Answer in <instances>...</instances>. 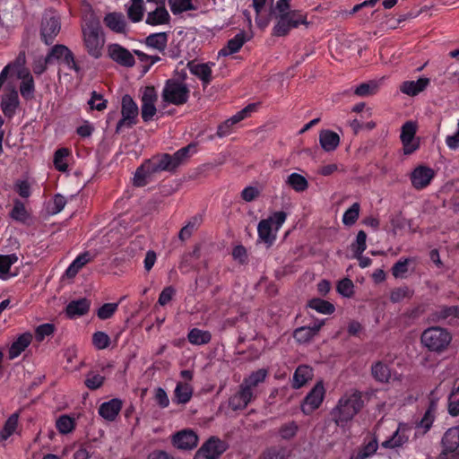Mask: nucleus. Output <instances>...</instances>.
Listing matches in <instances>:
<instances>
[{
    "instance_id": "nucleus-43",
    "label": "nucleus",
    "mask_w": 459,
    "mask_h": 459,
    "mask_svg": "<svg viewBox=\"0 0 459 459\" xmlns=\"http://www.w3.org/2000/svg\"><path fill=\"white\" fill-rule=\"evenodd\" d=\"M268 375V370L260 368L252 372L247 377L244 379V383L251 388L256 387L260 383H263Z\"/></svg>"
},
{
    "instance_id": "nucleus-7",
    "label": "nucleus",
    "mask_w": 459,
    "mask_h": 459,
    "mask_svg": "<svg viewBox=\"0 0 459 459\" xmlns=\"http://www.w3.org/2000/svg\"><path fill=\"white\" fill-rule=\"evenodd\" d=\"M60 21L53 13H46L43 15L40 27L41 39L47 45H50L60 31Z\"/></svg>"
},
{
    "instance_id": "nucleus-38",
    "label": "nucleus",
    "mask_w": 459,
    "mask_h": 459,
    "mask_svg": "<svg viewBox=\"0 0 459 459\" xmlns=\"http://www.w3.org/2000/svg\"><path fill=\"white\" fill-rule=\"evenodd\" d=\"M286 185L296 192H304L308 188V182L306 178L299 173H291L286 179Z\"/></svg>"
},
{
    "instance_id": "nucleus-23",
    "label": "nucleus",
    "mask_w": 459,
    "mask_h": 459,
    "mask_svg": "<svg viewBox=\"0 0 459 459\" xmlns=\"http://www.w3.org/2000/svg\"><path fill=\"white\" fill-rule=\"evenodd\" d=\"M105 25L114 32L126 33V21L125 15L121 13H109L104 17Z\"/></svg>"
},
{
    "instance_id": "nucleus-45",
    "label": "nucleus",
    "mask_w": 459,
    "mask_h": 459,
    "mask_svg": "<svg viewBox=\"0 0 459 459\" xmlns=\"http://www.w3.org/2000/svg\"><path fill=\"white\" fill-rule=\"evenodd\" d=\"M170 10L174 14H178L186 11L195 10L192 0H169Z\"/></svg>"
},
{
    "instance_id": "nucleus-1",
    "label": "nucleus",
    "mask_w": 459,
    "mask_h": 459,
    "mask_svg": "<svg viewBox=\"0 0 459 459\" xmlns=\"http://www.w3.org/2000/svg\"><path fill=\"white\" fill-rule=\"evenodd\" d=\"M82 36L84 47L88 54L99 58L102 55L105 44V37L100 19L93 13L91 5H87L83 11Z\"/></svg>"
},
{
    "instance_id": "nucleus-62",
    "label": "nucleus",
    "mask_w": 459,
    "mask_h": 459,
    "mask_svg": "<svg viewBox=\"0 0 459 459\" xmlns=\"http://www.w3.org/2000/svg\"><path fill=\"white\" fill-rule=\"evenodd\" d=\"M298 430V425L295 422H290L281 427L279 433L283 439L292 438Z\"/></svg>"
},
{
    "instance_id": "nucleus-6",
    "label": "nucleus",
    "mask_w": 459,
    "mask_h": 459,
    "mask_svg": "<svg viewBox=\"0 0 459 459\" xmlns=\"http://www.w3.org/2000/svg\"><path fill=\"white\" fill-rule=\"evenodd\" d=\"M122 118L117 122L116 133H120L123 127L131 128L137 123L139 108L133 98L126 94L121 103Z\"/></svg>"
},
{
    "instance_id": "nucleus-19",
    "label": "nucleus",
    "mask_w": 459,
    "mask_h": 459,
    "mask_svg": "<svg viewBox=\"0 0 459 459\" xmlns=\"http://www.w3.org/2000/svg\"><path fill=\"white\" fill-rule=\"evenodd\" d=\"M227 444L216 437H211L203 446L199 448L211 459H218L226 450Z\"/></svg>"
},
{
    "instance_id": "nucleus-2",
    "label": "nucleus",
    "mask_w": 459,
    "mask_h": 459,
    "mask_svg": "<svg viewBox=\"0 0 459 459\" xmlns=\"http://www.w3.org/2000/svg\"><path fill=\"white\" fill-rule=\"evenodd\" d=\"M362 393L352 389L345 393L332 410L331 417L337 426L343 427L363 408Z\"/></svg>"
},
{
    "instance_id": "nucleus-24",
    "label": "nucleus",
    "mask_w": 459,
    "mask_h": 459,
    "mask_svg": "<svg viewBox=\"0 0 459 459\" xmlns=\"http://www.w3.org/2000/svg\"><path fill=\"white\" fill-rule=\"evenodd\" d=\"M430 80L426 77L417 81H405L400 85V91L408 96H416L423 91L429 84Z\"/></svg>"
},
{
    "instance_id": "nucleus-8",
    "label": "nucleus",
    "mask_w": 459,
    "mask_h": 459,
    "mask_svg": "<svg viewBox=\"0 0 459 459\" xmlns=\"http://www.w3.org/2000/svg\"><path fill=\"white\" fill-rule=\"evenodd\" d=\"M54 59L63 63L69 69L76 73L80 72V66L75 61L74 55L65 45H56L50 49L49 53L47 55V62H53Z\"/></svg>"
},
{
    "instance_id": "nucleus-33",
    "label": "nucleus",
    "mask_w": 459,
    "mask_h": 459,
    "mask_svg": "<svg viewBox=\"0 0 459 459\" xmlns=\"http://www.w3.org/2000/svg\"><path fill=\"white\" fill-rule=\"evenodd\" d=\"M312 368L306 365L297 368L293 375L292 387L299 389L303 386L312 377Z\"/></svg>"
},
{
    "instance_id": "nucleus-30",
    "label": "nucleus",
    "mask_w": 459,
    "mask_h": 459,
    "mask_svg": "<svg viewBox=\"0 0 459 459\" xmlns=\"http://www.w3.org/2000/svg\"><path fill=\"white\" fill-rule=\"evenodd\" d=\"M321 147L326 152H332L337 148L340 143L338 134L331 130H322L319 134Z\"/></svg>"
},
{
    "instance_id": "nucleus-37",
    "label": "nucleus",
    "mask_w": 459,
    "mask_h": 459,
    "mask_svg": "<svg viewBox=\"0 0 459 459\" xmlns=\"http://www.w3.org/2000/svg\"><path fill=\"white\" fill-rule=\"evenodd\" d=\"M18 261V256L15 254L0 255V278L7 280L15 274L10 273L12 264Z\"/></svg>"
},
{
    "instance_id": "nucleus-60",
    "label": "nucleus",
    "mask_w": 459,
    "mask_h": 459,
    "mask_svg": "<svg viewBox=\"0 0 459 459\" xmlns=\"http://www.w3.org/2000/svg\"><path fill=\"white\" fill-rule=\"evenodd\" d=\"M354 285L351 280L344 278L338 282L337 291L343 297L350 298L353 294Z\"/></svg>"
},
{
    "instance_id": "nucleus-47",
    "label": "nucleus",
    "mask_w": 459,
    "mask_h": 459,
    "mask_svg": "<svg viewBox=\"0 0 459 459\" xmlns=\"http://www.w3.org/2000/svg\"><path fill=\"white\" fill-rule=\"evenodd\" d=\"M10 216L17 221L25 222L29 218V213L26 211L24 204L21 201L16 200L14 202L13 208L10 212Z\"/></svg>"
},
{
    "instance_id": "nucleus-15",
    "label": "nucleus",
    "mask_w": 459,
    "mask_h": 459,
    "mask_svg": "<svg viewBox=\"0 0 459 459\" xmlns=\"http://www.w3.org/2000/svg\"><path fill=\"white\" fill-rule=\"evenodd\" d=\"M147 160L151 165V170L155 174L161 171L174 172L178 169L175 160L169 153H160Z\"/></svg>"
},
{
    "instance_id": "nucleus-56",
    "label": "nucleus",
    "mask_w": 459,
    "mask_h": 459,
    "mask_svg": "<svg viewBox=\"0 0 459 459\" xmlns=\"http://www.w3.org/2000/svg\"><path fill=\"white\" fill-rule=\"evenodd\" d=\"M118 303H105L97 311V316L101 320L110 318L117 311Z\"/></svg>"
},
{
    "instance_id": "nucleus-21",
    "label": "nucleus",
    "mask_w": 459,
    "mask_h": 459,
    "mask_svg": "<svg viewBox=\"0 0 459 459\" xmlns=\"http://www.w3.org/2000/svg\"><path fill=\"white\" fill-rule=\"evenodd\" d=\"M19 105L18 92L14 88L9 89L2 97L1 108L4 116L12 117Z\"/></svg>"
},
{
    "instance_id": "nucleus-13",
    "label": "nucleus",
    "mask_w": 459,
    "mask_h": 459,
    "mask_svg": "<svg viewBox=\"0 0 459 459\" xmlns=\"http://www.w3.org/2000/svg\"><path fill=\"white\" fill-rule=\"evenodd\" d=\"M108 55L114 62L125 67H133L135 64L133 54L119 44L108 45Z\"/></svg>"
},
{
    "instance_id": "nucleus-25",
    "label": "nucleus",
    "mask_w": 459,
    "mask_h": 459,
    "mask_svg": "<svg viewBox=\"0 0 459 459\" xmlns=\"http://www.w3.org/2000/svg\"><path fill=\"white\" fill-rule=\"evenodd\" d=\"M324 325V320L316 322L313 325L302 326L294 331L293 337L299 342H307L317 334Z\"/></svg>"
},
{
    "instance_id": "nucleus-4",
    "label": "nucleus",
    "mask_w": 459,
    "mask_h": 459,
    "mask_svg": "<svg viewBox=\"0 0 459 459\" xmlns=\"http://www.w3.org/2000/svg\"><path fill=\"white\" fill-rule=\"evenodd\" d=\"M273 15L277 19L273 30V34L276 37L288 35L291 29L297 28L299 24L307 25V15L299 10H293L291 13H276Z\"/></svg>"
},
{
    "instance_id": "nucleus-28",
    "label": "nucleus",
    "mask_w": 459,
    "mask_h": 459,
    "mask_svg": "<svg viewBox=\"0 0 459 459\" xmlns=\"http://www.w3.org/2000/svg\"><path fill=\"white\" fill-rule=\"evenodd\" d=\"M246 41L247 39L245 32L241 31L238 33L234 38L230 39L228 41L227 46H225L219 51L218 56H227L229 55L237 53L242 48Z\"/></svg>"
},
{
    "instance_id": "nucleus-40",
    "label": "nucleus",
    "mask_w": 459,
    "mask_h": 459,
    "mask_svg": "<svg viewBox=\"0 0 459 459\" xmlns=\"http://www.w3.org/2000/svg\"><path fill=\"white\" fill-rule=\"evenodd\" d=\"M211 338L212 335L208 331H203L198 328L192 329L187 335L189 342L195 345L206 344L211 341Z\"/></svg>"
},
{
    "instance_id": "nucleus-27",
    "label": "nucleus",
    "mask_w": 459,
    "mask_h": 459,
    "mask_svg": "<svg viewBox=\"0 0 459 459\" xmlns=\"http://www.w3.org/2000/svg\"><path fill=\"white\" fill-rule=\"evenodd\" d=\"M154 174V171L151 170V165L146 160L137 168L133 178V185L136 187L144 186L151 181Z\"/></svg>"
},
{
    "instance_id": "nucleus-36",
    "label": "nucleus",
    "mask_w": 459,
    "mask_h": 459,
    "mask_svg": "<svg viewBox=\"0 0 459 459\" xmlns=\"http://www.w3.org/2000/svg\"><path fill=\"white\" fill-rule=\"evenodd\" d=\"M91 257L89 252H84L78 255L73 263L68 266V268L65 271V276L67 278H74L80 269H82L88 262H90Z\"/></svg>"
},
{
    "instance_id": "nucleus-54",
    "label": "nucleus",
    "mask_w": 459,
    "mask_h": 459,
    "mask_svg": "<svg viewBox=\"0 0 459 459\" xmlns=\"http://www.w3.org/2000/svg\"><path fill=\"white\" fill-rule=\"evenodd\" d=\"M105 377L100 374L90 372L87 374L84 384L91 390L99 389L104 383Z\"/></svg>"
},
{
    "instance_id": "nucleus-51",
    "label": "nucleus",
    "mask_w": 459,
    "mask_h": 459,
    "mask_svg": "<svg viewBox=\"0 0 459 459\" xmlns=\"http://www.w3.org/2000/svg\"><path fill=\"white\" fill-rule=\"evenodd\" d=\"M377 91V83L376 82H368L359 84L354 91V93L360 97H368L374 95Z\"/></svg>"
},
{
    "instance_id": "nucleus-22",
    "label": "nucleus",
    "mask_w": 459,
    "mask_h": 459,
    "mask_svg": "<svg viewBox=\"0 0 459 459\" xmlns=\"http://www.w3.org/2000/svg\"><path fill=\"white\" fill-rule=\"evenodd\" d=\"M122 408V401L114 398L108 402L103 403L99 408V414L105 420L113 421L118 415Z\"/></svg>"
},
{
    "instance_id": "nucleus-64",
    "label": "nucleus",
    "mask_w": 459,
    "mask_h": 459,
    "mask_svg": "<svg viewBox=\"0 0 459 459\" xmlns=\"http://www.w3.org/2000/svg\"><path fill=\"white\" fill-rule=\"evenodd\" d=\"M237 393L239 396H241L242 400L247 405H248V403L254 398L253 388L246 385L244 382H242V384L239 385V390Z\"/></svg>"
},
{
    "instance_id": "nucleus-14",
    "label": "nucleus",
    "mask_w": 459,
    "mask_h": 459,
    "mask_svg": "<svg viewBox=\"0 0 459 459\" xmlns=\"http://www.w3.org/2000/svg\"><path fill=\"white\" fill-rule=\"evenodd\" d=\"M172 444L180 450H192L198 444V437L191 429H183L173 435Z\"/></svg>"
},
{
    "instance_id": "nucleus-20",
    "label": "nucleus",
    "mask_w": 459,
    "mask_h": 459,
    "mask_svg": "<svg viewBox=\"0 0 459 459\" xmlns=\"http://www.w3.org/2000/svg\"><path fill=\"white\" fill-rule=\"evenodd\" d=\"M187 67L191 74L198 77L203 83L204 88L210 84L212 80V68L209 63L195 64L194 61L187 63Z\"/></svg>"
},
{
    "instance_id": "nucleus-10",
    "label": "nucleus",
    "mask_w": 459,
    "mask_h": 459,
    "mask_svg": "<svg viewBox=\"0 0 459 459\" xmlns=\"http://www.w3.org/2000/svg\"><path fill=\"white\" fill-rule=\"evenodd\" d=\"M157 93L153 86H146L142 96L141 116L144 122L152 119L157 112L155 102L157 100Z\"/></svg>"
},
{
    "instance_id": "nucleus-32",
    "label": "nucleus",
    "mask_w": 459,
    "mask_h": 459,
    "mask_svg": "<svg viewBox=\"0 0 459 459\" xmlns=\"http://www.w3.org/2000/svg\"><path fill=\"white\" fill-rule=\"evenodd\" d=\"M272 225L271 220L265 219L260 221L257 226L259 238L268 246H271L276 238V234L273 232Z\"/></svg>"
},
{
    "instance_id": "nucleus-49",
    "label": "nucleus",
    "mask_w": 459,
    "mask_h": 459,
    "mask_svg": "<svg viewBox=\"0 0 459 459\" xmlns=\"http://www.w3.org/2000/svg\"><path fill=\"white\" fill-rule=\"evenodd\" d=\"M367 234L363 230H359L356 237V241L351 245L353 251V256L361 255L367 247L366 245Z\"/></svg>"
},
{
    "instance_id": "nucleus-39",
    "label": "nucleus",
    "mask_w": 459,
    "mask_h": 459,
    "mask_svg": "<svg viewBox=\"0 0 459 459\" xmlns=\"http://www.w3.org/2000/svg\"><path fill=\"white\" fill-rule=\"evenodd\" d=\"M372 377L378 382L385 383L391 377L390 369L382 361H377L371 366Z\"/></svg>"
},
{
    "instance_id": "nucleus-3",
    "label": "nucleus",
    "mask_w": 459,
    "mask_h": 459,
    "mask_svg": "<svg viewBox=\"0 0 459 459\" xmlns=\"http://www.w3.org/2000/svg\"><path fill=\"white\" fill-rule=\"evenodd\" d=\"M451 333L445 328L432 326L423 331L421 333V343L428 350L436 352L445 351L451 342Z\"/></svg>"
},
{
    "instance_id": "nucleus-57",
    "label": "nucleus",
    "mask_w": 459,
    "mask_h": 459,
    "mask_svg": "<svg viewBox=\"0 0 459 459\" xmlns=\"http://www.w3.org/2000/svg\"><path fill=\"white\" fill-rule=\"evenodd\" d=\"M88 104L91 109L102 111L107 108V100L103 99L101 94L96 91L91 92V97L88 101Z\"/></svg>"
},
{
    "instance_id": "nucleus-11",
    "label": "nucleus",
    "mask_w": 459,
    "mask_h": 459,
    "mask_svg": "<svg viewBox=\"0 0 459 459\" xmlns=\"http://www.w3.org/2000/svg\"><path fill=\"white\" fill-rule=\"evenodd\" d=\"M416 131L417 125L415 122L407 121L403 125L400 138L403 145L404 154H411L419 148L420 143L415 139Z\"/></svg>"
},
{
    "instance_id": "nucleus-48",
    "label": "nucleus",
    "mask_w": 459,
    "mask_h": 459,
    "mask_svg": "<svg viewBox=\"0 0 459 459\" xmlns=\"http://www.w3.org/2000/svg\"><path fill=\"white\" fill-rule=\"evenodd\" d=\"M359 204L354 203L343 214L342 222L344 225L351 226L353 225L359 218Z\"/></svg>"
},
{
    "instance_id": "nucleus-44",
    "label": "nucleus",
    "mask_w": 459,
    "mask_h": 459,
    "mask_svg": "<svg viewBox=\"0 0 459 459\" xmlns=\"http://www.w3.org/2000/svg\"><path fill=\"white\" fill-rule=\"evenodd\" d=\"M18 417L17 413H13L7 419L3 429L0 431V440H6L15 431Z\"/></svg>"
},
{
    "instance_id": "nucleus-55",
    "label": "nucleus",
    "mask_w": 459,
    "mask_h": 459,
    "mask_svg": "<svg viewBox=\"0 0 459 459\" xmlns=\"http://www.w3.org/2000/svg\"><path fill=\"white\" fill-rule=\"evenodd\" d=\"M195 148V145L191 143L179 149L178 152L171 155L178 168L189 158L190 150H194Z\"/></svg>"
},
{
    "instance_id": "nucleus-50",
    "label": "nucleus",
    "mask_w": 459,
    "mask_h": 459,
    "mask_svg": "<svg viewBox=\"0 0 459 459\" xmlns=\"http://www.w3.org/2000/svg\"><path fill=\"white\" fill-rule=\"evenodd\" d=\"M56 429L62 434H68L74 429V420L67 415H62L56 422Z\"/></svg>"
},
{
    "instance_id": "nucleus-63",
    "label": "nucleus",
    "mask_w": 459,
    "mask_h": 459,
    "mask_svg": "<svg viewBox=\"0 0 459 459\" xmlns=\"http://www.w3.org/2000/svg\"><path fill=\"white\" fill-rule=\"evenodd\" d=\"M411 290L408 287L396 288L390 294V300L394 303L402 301L404 298L409 297Z\"/></svg>"
},
{
    "instance_id": "nucleus-17",
    "label": "nucleus",
    "mask_w": 459,
    "mask_h": 459,
    "mask_svg": "<svg viewBox=\"0 0 459 459\" xmlns=\"http://www.w3.org/2000/svg\"><path fill=\"white\" fill-rule=\"evenodd\" d=\"M409 430L410 428L407 425L400 423L393 435L388 439L382 442L381 446L387 449H394L403 446L409 441V435L407 433Z\"/></svg>"
},
{
    "instance_id": "nucleus-35",
    "label": "nucleus",
    "mask_w": 459,
    "mask_h": 459,
    "mask_svg": "<svg viewBox=\"0 0 459 459\" xmlns=\"http://www.w3.org/2000/svg\"><path fill=\"white\" fill-rule=\"evenodd\" d=\"M193 394V387L187 383L178 382L174 391L173 401L177 403H186Z\"/></svg>"
},
{
    "instance_id": "nucleus-29",
    "label": "nucleus",
    "mask_w": 459,
    "mask_h": 459,
    "mask_svg": "<svg viewBox=\"0 0 459 459\" xmlns=\"http://www.w3.org/2000/svg\"><path fill=\"white\" fill-rule=\"evenodd\" d=\"M32 335L30 333L21 334L11 345L9 349V359H13L18 357L31 342Z\"/></svg>"
},
{
    "instance_id": "nucleus-5",
    "label": "nucleus",
    "mask_w": 459,
    "mask_h": 459,
    "mask_svg": "<svg viewBox=\"0 0 459 459\" xmlns=\"http://www.w3.org/2000/svg\"><path fill=\"white\" fill-rule=\"evenodd\" d=\"M189 92V88L186 83L169 79L166 82L161 93L162 101L180 106L187 102Z\"/></svg>"
},
{
    "instance_id": "nucleus-42",
    "label": "nucleus",
    "mask_w": 459,
    "mask_h": 459,
    "mask_svg": "<svg viewBox=\"0 0 459 459\" xmlns=\"http://www.w3.org/2000/svg\"><path fill=\"white\" fill-rule=\"evenodd\" d=\"M308 307L325 315H330L334 311V306L332 303L321 299H311Z\"/></svg>"
},
{
    "instance_id": "nucleus-31",
    "label": "nucleus",
    "mask_w": 459,
    "mask_h": 459,
    "mask_svg": "<svg viewBox=\"0 0 459 459\" xmlns=\"http://www.w3.org/2000/svg\"><path fill=\"white\" fill-rule=\"evenodd\" d=\"M170 15L164 6H159L154 11L148 13L145 22L155 26L169 23Z\"/></svg>"
},
{
    "instance_id": "nucleus-18",
    "label": "nucleus",
    "mask_w": 459,
    "mask_h": 459,
    "mask_svg": "<svg viewBox=\"0 0 459 459\" xmlns=\"http://www.w3.org/2000/svg\"><path fill=\"white\" fill-rule=\"evenodd\" d=\"M443 455L454 454L459 455V427L450 428L442 438Z\"/></svg>"
},
{
    "instance_id": "nucleus-59",
    "label": "nucleus",
    "mask_w": 459,
    "mask_h": 459,
    "mask_svg": "<svg viewBox=\"0 0 459 459\" xmlns=\"http://www.w3.org/2000/svg\"><path fill=\"white\" fill-rule=\"evenodd\" d=\"M109 336L104 332L99 331L92 335L93 345L99 350L106 349L109 345Z\"/></svg>"
},
{
    "instance_id": "nucleus-52",
    "label": "nucleus",
    "mask_w": 459,
    "mask_h": 459,
    "mask_svg": "<svg viewBox=\"0 0 459 459\" xmlns=\"http://www.w3.org/2000/svg\"><path fill=\"white\" fill-rule=\"evenodd\" d=\"M68 154L69 151L66 148H61L56 151L54 154V164L57 170L65 171L67 169V164L65 160Z\"/></svg>"
},
{
    "instance_id": "nucleus-12",
    "label": "nucleus",
    "mask_w": 459,
    "mask_h": 459,
    "mask_svg": "<svg viewBox=\"0 0 459 459\" xmlns=\"http://www.w3.org/2000/svg\"><path fill=\"white\" fill-rule=\"evenodd\" d=\"M325 388L321 382L317 383L313 389L307 394L301 405L304 414L309 415L317 409L324 399Z\"/></svg>"
},
{
    "instance_id": "nucleus-41",
    "label": "nucleus",
    "mask_w": 459,
    "mask_h": 459,
    "mask_svg": "<svg viewBox=\"0 0 459 459\" xmlns=\"http://www.w3.org/2000/svg\"><path fill=\"white\" fill-rule=\"evenodd\" d=\"M127 16L133 22L142 21L143 16V0H132L127 9Z\"/></svg>"
},
{
    "instance_id": "nucleus-46",
    "label": "nucleus",
    "mask_w": 459,
    "mask_h": 459,
    "mask_svg": "<svg viewBox=\"0 0 459 459\" xmlns=\"http://www.w3.org/2000/svg\"><path fill=\"white\" fill-rule=\"evenodd\" d=\"M435 411L436 404L434 402H431L428 410L424 413V416L419 423V427L424 429V432H427L431 428L435 418Z\"/></svg>"
},
{
    "instance_id": "nucleus-16",
    "label": "nucleus",
    "mask_w": 459,
    "mask_h": 459,
    "mask_svg": "<svg viewBox=\"0 0 459 459\" xmlns=\"http://www.w3.org/2000/svg\"><path fill=\"white\" fill-rule=\"evenodd\" d=\"M435 171L427 166H419L411 172V185L416 189H422L428 186L433 178Z\"/></svg>"
},
{
    "instance_id": "nucleus-58",
    "label": "nucleus",
    "mask_w": 459,
    "mask_h": 459,
    "mask_svg": "<svg viewBox=\"0 0 459 459\" xmlns=\"http://www.w3.org/2000/svg\"><path fill=\"white\" fill-rule=\"evenodd\" d=\"M410 258L401 259L397 261L392 267V273L395 278H404L405 273L408 272V264Z\"/></svg>"
},
{
    "instance_id": "nucleus-61",
    "label": "nucleus",
    "mask_w": 459,
    "mask_h": 459,
    "mask_svg": "<svg viewBox=\"0 0 459 459\" xmlns=\"http://www.w3.org/2000/svg\"><path fill=\"white\" fill-rule=\"evenodd\" d=\"M54 325L52 324H43L37 327L35 332V337L38 342H41L44 340L46 336H49L54 332Z\"/></svg>"
},
{
    "instance_id": "nucleus-9",
    "label": "nucleus",
    "mask_w": 459,
    "mask_h": 459,
    "mask_svg": "<svg viewBox=\"0 0 459 459\" xmlns=\"http://www.w3.org/2000/svg\"><path fill=\"white\" fill-rule=\"evenodd\" d=\"M457 320H459V306H438L428 317V321L432 324L446 321L449 325H453Z\"/></svg>"
},
{
    "instance_id": "nucleus-53",
    "label": "nucleus",
    "mask_w": 459,
    "mask_h": 459,
    "mask_svg": "<svg viewBox=\"0 0 459 459\" xmlns=\"http://www.w3.org/2000/svg\"><path fill=\"white\" fill-rule=\"evenodd\" d=\"M35 86L32 76L22 81L20 85V92L25 100H31L34 97Z\"/></svg>"
},
{
    "instance_id": "nucleus-34",
    "label": "nucleus",
    "mask_w": 459,
    "mask_h": 459,
    "mask_svg": "<svg viewBox=\"0 0 459 459\" xmlns=\"http://www.w3.org/2000/svg\"><path fill=\"white\" fill-rule=\"evenodd\" d=\"M147 47L163 52L168 43V34L166 32L153 33L146 37L144 40Z\"/></svg>"
},
{
    "instance_id": "nucleus-26",
    "label": "nucleus",
    "mask_w": 459,
    "mask_h": 459,
    "mask_svg": "<svg viewBox=\"0 0 459 459\" xmlns=\"http://www.w3.org/2000/svg\"><path fill=\"white\" fill-rule=\"evenodd\" d=\"M90 306L91 301L86 298L72 300L66 306L65 313L69 318L82 316L88 313Z\"/></svg>"
}]
</instances>
